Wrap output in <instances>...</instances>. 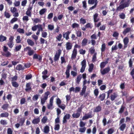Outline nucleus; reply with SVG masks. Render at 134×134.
Instances as JSON below:
<instances>
[{
  "label": "nucleus",
  "instance_id": "44",
  "mask_svg": "<svg viewBox=\"0 0 134 134\" xmlns=\"http://www.w3.org/2000/svg\"><path fill=\"white\" fill-rule=\"evenodd\" d=\"M80 53V54L84 55L86 53V51L85 50H83V49H81L79 51Z\"/></svg>",
  "mask_w": 134,
  "mask_h": 134
},
{
  "label": "nucleus",
  "instance_id": "3",
  "mask_svg": "<svg viewBox=\"0 0 134 134\" xmlns=\"http://www.w3.org/2000/svg\"><path fill=\"white\" fill-rule=\"evenodd\" d=\"M81 67L80 69V72H83L85 69L86 67V62L85 60H83L81 63Z\"/></svg>",
  "mask_w": 134,
  "mask_h": 134
},
{
  "label": "nucleus",
  "instance_id": "12",
  "mask_svg": "<svg viewBox=\"0 0 134 134\" xmlns=\"http://www.w3.org/2000/svg\"><path fill=\"white\" fill-rule=\"evenodd\" d=\"M32 8V7H29L27 9L26 12V14L27 16H31V12Z\"/></svg>",
  "mask_w": 134,
  "mask_h": 134
},
{
  "label": "nucleus",
  "instance_id": "24",
  "mask_svg": "<svg viewBox=\"0 0 134 134\" xmlns=\"http://www.w3.org/2000/svg\"><path fill=\"white\" fill-rule=\"evenodd\" d=\"M33 58L34 59H37L39 60H40L42 59V57L39 55H38L37 54H35L34 55Z\"/></svg>",
  "mask_w": 134,
  "mask_h": 134
},
{
  "label": "nucleus",
  "instance_id": "61",
  "mask_svg": "<svg viewBox=\"0 0 134 134\" xmlns=\"http://www.w3.org/2000/svg\"><path fill=\"white\" fill-rule=\"evenodd\" d=\"M38 98V96L36 95L33 96L32 98L33 100L34 101L37 100Z\"/></svg>",
  "mask_w": 134,
  "mask_h": 134
},
{
  "label": "nucleus",
  "instance_id": "16",
  "mask_svg": "<svg viewBox=\"0 0 134 134\" xmlns=\"http://www.w3.org/2000/svg\"><path fill=\"white\" fill-rule=\"evenodd\" d=\"M118 95L115 93H114L111 94L110 96L111 100L112 101H113L115 100V99L118 97Z\"/></svg>",
  "mask_w": 134,
  "mask_h": 134
},
{
  "label": "nucleus",
  "instance_id": "42",
  "mask_svg": "<svg viewBox=\"0 0 134 134\" xmlns=\"http://www.w3.org/2000/svg\"><path fill=\"white\" fill-rule=\"evenodd\" d=\"M62 35L61 34H59L58 36L56 37L57 40L59 41H60L62 38Z\"/></svg>",
  "mask_w": 134,
  "mask_h": 134
},
{
  "label": "nucleus",
  "instance_id": "4",
  "mask_svg": "<svg viewBox=\"0 0 134 134\" xmlns=\"http://www.w3.org/2000/svg\"><path fill=\"white\" fill-rule=\"evenodd\" d=\"M61 52L62 51L60 49H59L56 52L54 59L55 62L59 60Z\"/></svg>",
  "mask_w": 134,
  "mask_h": 134
},
{
  "label": "nucleus",
  "instance_id": "39",
  "mask_svg": "<svg viewBox=\"0 0 134 134\" xmlns=\"http://www.w3.org/2000/svg\"><path fill=\"white\" fill-rule=\"evenodd\" d=\"M46 9L45 8L42 9L39 12L40 14L41 15L43 14L46 12Z\"/></svg>",
  "mask_w": 134,
  "mask_h": 134
},
{
  "label": "nucleus",
  "instance_id": "17",
  "mask_svg": "<svg viewBox=\"0 0 134 134\" xmlns=\"http://www.w3.org/2000/svg\"><path fill=\"white\" fill-rule=\"evenodd\" d=\"M25 69V67H23L22 66L19 64L17 65L16 67V69L18 70H23Z\"/></svg>",
  "mask_w": 134,
  "mask_h": 134
},
{
  "label": "nucleus",
  "instance_id": "34",
  "mask_svg": "<svg viewBox=\"0 0 134 134\" xmlns=\"http://www.w3.org/2000/svg\"><path fill=\"white\" fill-rule=\"evenodd\" d=\"M32 20L33 21L34 23H40L41 21L40 19L37 18L32 19Z\"/></svg>",
  "mask_w": 134,
  "mask_h": 134
},
{
  "label": "nucleus",
  "instance_id": "52",
  "mask_svg": "<svg viewBox=\"0 0 134 134\" xmlns=\"http://www.w3.org/2000/svg\"><path fill=\"white\" fill-rule=\"evenodd\" d=\"M21 40H20V36H17L16 39V42L17 43H19L21 42Z\"/></svg>",
  "mask_w": 134,
  "mask_h": 134
},
{
  "label": "nucleus",
  "instance_id": "8",
  "mask_svg": "<svg viewBox=\"0 0 134 134\" xmlns=\"http://www.w3.org/2000/svg\"><path fill=\"white\" fill-rule=\"evenodd\" d=\"M71 32L68 31L65 32H64L63 34V36L64 38L67 40L69 39V35L70 33Z\"/></svg>",
  "mask_w": 134,
  "mask_h": 134
},
{
  "label": "nucleus",
  "instance_id": "53",
  "mask_svg": "<svg viewBox=\"0 0 134 134\" xmlns=\"http://www.w3.org/2000/svg\"><path fill=\"white\" fill-rule=\"evenodd\" d=\"M31 50V48L29 47H27L24 49V51H27L28 52H29Z\"/></svg>",
  "mask_w": 134,
  "mask_h": 134
},
{
  "label": "nucleus",
  "instance_id": "29",
  "mask_svg": "<svg viewBox=\"0 0 134 134\" xmlns=\"http://www.w3.org/2000/svg\"><path fill=\"white\" fill-rule=\"evenodd\" d=\"M101 109V108L100 106H98L94 110V112H98L100 111Z\"/></svg>",
  "mask_w": 134,
  "mask_h": 134
},
{
  "label": "nucleus",
  "instance_id": "43",
  "mask_svg": "<svg viewBox=\"0 0 134 134\" xmlns=\"http://www.w3.org/2000/svg\"><path fill=\"white\" fill-rule=\"evenodd\" d=\"M71 74L74 77L76 76L77 74V71H71Z\"/></svg>",
  "mask_w": 134,
  "mask_h": 134
},
{
  "label": "nucleus",
  "instance_id": "18",
  "mask_svg": "<svg viewBox=\"0 0 134 134\" xmlns=\"http://www.w3.org/2000/svg\"><path fill=\"white\" fill-rule=\"evenodd\" d=\"M120 127L119 129L123 131L126 127V124H119Z\"/></svg>",
  "mask_w": 134,
  "mask_h": 134
},
{
  "label": "nucleus",
  "instance_id": "10",
  "mask_svg": "<svg viewBox=\"0 0 134 134\" xmlns=\"http://www.w3.org/2000/svg\"><path fill=\"white\" fill-rule=\"evenodd\" d=\"M40 119L39 117L35 118L32 121V123L34 124H36L40 122Z\"/></svg>",
  "mask_w": 134,
  "mask_h": 134
},
{
  "label": "nucleus",
  "instance_id": "25",
  "mask_svg": "<svg viewBox=\"0 0 134 134\" xmlns=\"http://www.w3.org/2000/svg\"><path fill=\"white\" fill-rule=\"evenodd\" d=\"M81 78L82 76L81 75L78 76L76 80V82L77 83H79Z\"/></svg>",
  "mask_w": 134,
  "mask_h": 134
},
{
  "label": "nucleus",
  "instance_id": "30",
  "mask_svg": "<svg viewBox=\"0 0 134 134\" xmlns=\"http://www.w3.org/2000/svg\"><path fill=\"white\" fill-rule=\"evenodd\" d=\"M105 93H102L100 94L99 96V98H100L101 100H103L105 99Z\"/></svg>",
  "mask_w": 134,
  "mask_h": 134
},
{
  "label": "nucleus",
  "instance_id": "13",
  "mask_svg": "<svg viewBox=\"0 0 134 134\" xmlns=\"http://www.w3.org/2000/svg\"><path fill=\"white\" fill-rule=\"evenodd\" d=\"M77 54V50L75 48H74L72 52V53L71 55V58L74 59L76 57Z\"/></svg>",
  "mask_w": 134,
  "mask_h": 134
},
{
  "label": "nucleus",
  "instance_id": "7",
  "mask_svg": "<svg viewBox=\"0 0 134 134\" xmlns=\"http://www.w3.org/2000/svg\"><path fill=\"white\" fill-rule=\"evenodd\" d=\"M71 117V115L69 114H67L63 118V123H66L67 122V120L69 119Z\"/></svg>",
  "mask_w": 134,
  "mask_h": 134
},
{
  "label": "nucleus",
  "instance_id": "64",
  "mask_svg": "<svg viewBox=\"0 0 134 134\" xmlns=\"http://www.w3.org/2000/svg\"><path fill=\"white\" fill-rule=\"evenodd\" d=\"M80 22L81 23L85 24L86 23V21L83 18H81L80 19Z\"/></svg>",
  "mask_w": 134,
  "mask_h": 134
},
{
  "label": "nucleus",
  "instance_id": "48",
  "mask_svg": "<svg viewBox=\"0 0 134 134\" xmlns=\"http://www.w3.org/2000/svg\"><path fill=\"white\" fill-rule=\"evenodd\" d=\"M105 45L104 43L101 46V51L102 52H103L105 50Z\"/></svg>",
  "mask_w": 134,
  "mask_h": 134
},
{
  "label": "nucleus",
  "instance_id": "60",
  "mask_svg": "<svg viewBox=\"0 0 134 134\" xmlns=\"http://www.w3.org/2000/svg\"><path fill=\"white\" fill-rule=\"evenodd\" d=\"M7 133V134H12L13 131L11 129L9 128L8 129Z\"/></svg>",
  "mask_w": 134,
  "mask_h": 134
},
{
  "label": "nucleus",
  "instance_id": "11",
  "mask_svg": "<svg viewBox=\"0 0 134 134\" xmlns=\"http://www.w3.org/2000/svg\"><path fill=\"white\" fill-rule=\"evenodd\" d=\"M124 44V47L125 48L127 47V44L129 42V39L127 37H125L123 40Z\"/></svg>",
  "mask_w": 134,
  "mask_h": 134
},
{
  "label": "nucleus",
  "instance_id": "14",
  "mask_svg": "<svg viewBox=\"0 0 134 134\" xmlns=\"http://www.w3.org/2000/svg\"><path fill=\"white\" fill-rule=\"evenodd\" d=\"M72 47V44L70 42H68L66 44V47L67 50L71 49Z\"/></svg>",
  "mask_w": 134,
  "mask_h": 134
},
{
  "label": "nucleus",
  "instance_id": "57",
  "mask_svg": "<svg viewBox=\"0 0 134 134\" xmlns=\"http://www.w3.org/2000/svg\"><path fill=\"white\" fill-rule=\"evenodd\" d=\"M125 15L123 13H122L119 15L121 19H124L125 18Z\"/></svg>",
  "mask_w": 134,
  "mask_h": 134
},
{
  "label": "nucleus",
  "instance_id": "15",
  "mask_svg": "<svg viewBox=\"0 0 134 134\" xmlns=\"http://www.w3.org/2000/svg\"><path fill=\"white\" fill-rule=\"evenodd\" d=\"M88 3L90 4L97 5V0H88Z\"/></svg>",
  "mask_w": 134,
  "mask_h": 134
},
{
  "label": "nucleus",
  "instance_id": "55",
  "mask_svg": "<svg viewBox=\"0 0 134 134\" xmlns=\"http://www.w3.org/2000/svg\"><path fill=\"white\" fill-rule=\"evenodd\" d=\"M4 16L7 18H9L10 16L9 14L6 12H5L4 13Z\"/></svg>",
  "mask_w": 134,
  "mask_h": 134
},
{
  "label": "nucleus",
  "instance_id": "2",
  "mask_svg": "<svg viewBox=\"0 0 134 134\" xmlns=\"http://www.w3.org/2000/svg\"><path fill=\"white\" fill-rule=\"evenodd\" d=\"M50 94V93L48 91H47L45 93L43 97L41 98V104L43 105L45 102L47 100L48 98V96Z\"/></svg>",
  "mask_w": 134,
  "mask_h": 134
},
{
  "label": "nucleus",
  "instance_id": "46",
  "mask_svg": "<svg viewBox=\"0 0 134 134\" xmlns=\"http://www.w3.org/2000/svg\"><path fill=\"white\" fill-rule=\"evenodd\" d=\"M0 123L1 124L5 125L7 124V121L5 120H2L0 121Z\"/></svg>",
  "mask_w": 134,
  "mask_h": 134
},
{
  "label": "nucleus",
  "instance_id": "41",
  "mask_svg": "<svg viewBox=\"0 0 134 134\" xmlns=\"http://www.w3.org/2000/svg\"><path fill=\"white\" fill-rule=\"evenodd\" d=\"M26 102V99L24 98H22L20 100V103L21 104H23L25 103Z\"/></svg>",
  "mask_w": 134,
  "mask_h": 134
},
{
  "label": "nucleus",
  "instance_id": "50",
  "mask_svg": "<svg viewBox=\"0 0 134 134\" xmlns=\"http://www.w3.org/2000/svg\"><path fill=\"white\" fill-rule=\"evenodd\" d=\"M8 45L10 48H12L14 45L13 41H9L8 43Z\"/></svg>",
  "mask_w": 134,
  "mask_h": 134
},
{
  "label": "nucleus",
  "instance_id": "47",
  "mask_svg": "<svg viewBox=\"0 0 134 134\" xmlns=\"http://www.w3.org/2000/svg\"><path fill=\"white\" fill-rule=\"evenodd\" d=\"M48 28L49 29L52 30L53 29L54 26L53 25L50 24L48 25Z\"/></svg>",
  "mask_w": 134,
  "mask_h": 134
},
{
  "label": "nucleus",
  "instance_id": "49",
  "mask_svg": "<svg viewBox=\"0 0 134 134\" xmlns=\"http://www.w3.org/2000/svg\"><path fill=\"white\" fill-rule=\"evenodd\" d=\"M47 33L45 31H43L42 32V36L44 38H46L47 37Z\"/></svg>",
  "mask_w": 134,
  "mask_h": 134
},
{
  "label": "nucleus",
  "instance_id": "37",
  "mask_svg": "<svg viewBox=\"0 0 134 134\" xmlns=\"http://www.w3.org/2000/svg\"><path fill=\"white\" fill-rule=\"evenodd\" d=\"M37 29L38 30L40 31H42L43 30V28L42 27V25L41 24H38L37 25Z\"/></svg>",
  "mask_w": 134,
  "mask_h": 134
},
{
  "label": "nucleus",
  "instance_id": "33",
  "mask_svg": "<svg viewBox=\"0 0 134 134\" xmlns=\"http://www.w3.org/2000/svg\"><path fill=\"white\" fill-rule=\"evenodd\" d=\"M87 40L86 38H84L82 42V45L83 46H85L87 43Z\"/></svg>",
  "mask_w": 134,
  "mask_h": 134
},
{
  "label": "nucleus",
  "instance_id": "5",
  "mask_svg": "<svg viewBox=\"0 0 134 134\" xmlns=\"http://www.w3.org/2000/svg\"><path fill=\"white\" fill-rule=\"evenodd\" d=\"M55 96H53L50 99L49 103L47 105V108L49 109H52L53 108V100Z\"/></svg>",
  "mask_w": 134,
  "mask_h": 134
},
{
  "label": "nucleus",
  "instance_id": "19",
  "mask_svg": "<svg viewBox=\"0 0 134 134\" xmlns=\"http://www.w3.org/2000/svg\"><path fill=\"white\" fill-rule=\"evenodd\" d=\"M80 113L79 112L74 113L72 115V116L74 118H78L80 116Z\"/></svg>",
  "mask_w": 134,
  "mask_h": 134
},
{
  "label": "nucleus",
  "instance_id": "59",
  "mask_svg": "<svg viewBox=\"0 0 134 134\" xmlns=\"http://www.w3.org/2000/svg\"><path fill=\"white\" fill-rule=\"evenodd\" d=\"M130 30V29L129 28H127L123 31V33L124 34H126Z\"/></svg>",
  "mask_w": 134,
  "mask_h": 134
},
{
  "label": "nucleus",
  "instance_id": "38",
  "mask_svg": "<svg viewBox=\"0 0 134 134\" xmlns=\"http://www.w3.org/2000/svg\"><path fill=\"white\" fill-rule=\"evenodd\" d=\"M94 67V65L92 64H90L89 65V68L88 69V71L90 72H91L93 69Z\"/></svg>",
  "mask_w": 134,
  "mask_h": 134
},
{
  "label": "nucleus",
  "instance_id": "45",
  "mask_svg": "<svg viewBox=\"0 0 134 134\" xmlns=\"http://www.w3.org/2000/svg\"><path fill=\"white\" fill-rule=\"evenodd\" d=\"M76 33L77 35V37H80L81 36L82 34L81 31H76Z\"/></svg>",
  "mask_w": 134,
  "mask_h": 134
},
{
  "label": "nucleus",
  "instance_id": "6",
  "mask_svg": "<svg viewBox=\"0 0 134 134\" xmlns=\"http://www.w3.org/2000/svg\"><path fill=\"white\" fill-rule=\"evenodd\" d=\"M110 70V68L108 66L103 70L101 69L100 70V72L102 75H104L108 73L109 71Z\"/></svg>",
  "mask_w": 134,
  "mask_h": 134
},
{
  "label": "nucleus",
  "instance_id": "31",
  "mask_svg": "<svg viewBox=\"0 0 134 134\" xmlns=\"http://www.w3.org/2000/svg\"><path fill=\"white\" fill-rule=\"evenodd\" d=\"M98 14L97 13L95 14L93 16V18L94 21L95 22H97L99 20V19L97 18L98 16Z\"/></svg>",
  "mask_w": 134,
  "mask_h": 134
},
{
  "label": "nucleus",
  "instance_id": "28",
  "mask_svg": "<svg viewBox=\"0 0 134 134\" xmlns=\"http://www.w3.org/2000/svg\"><path fill=\"white\" fill-rule=\"evenodd\" d=\"M9 114L7 113H1L0 115V117H7L8 116Z\"/></svg>",
  "mask_w": 134,
  "mask_h": 134
},
{
  "label": "nucleus",
  "instance_id": "58",
  "mask_svg": "<svg viewBox=\"0 0 134 134\" xmlns=\"http://www.w3.org/2000/svg\"><path fill=\"white\" fill-rule=\"evenodd\" d=\"M58 106L59 107L61 108L63 110H64L65 108V105L64 104H62L61 105L60 104Z\"/></svg>",
  "mask_w": 134,
  "mask_h": 134
},
{
  "label": "nucleus",
  "instance_id": "26",
  "mask_svg": "<svg viewBox=\"0 0 134 134\" xmlns=\"http://www.w3.org/2000/svg\"><path fill=\"white\" fill-rule=\"evenodd\" d=\"M26 88L25 89V90L26 91H28L31 89L30 87V84L29 83H27L26 84Z\"/></svg>",
  "mask_w": 134,
  "mask_h": 134
},
{
  "label": "nucleus",
  "instance_id": "63",
  "mask_svg": "<svg viewBox=\"0 0 134 134\" xmlns=\"http://www.w3.org/2000/svg\"><path fill=\"white\" fill-rule=\"evenodd\" d=\"M53 13H51L48 14L47 18L49 19H51L53 17Z\"/></svg>",
  "mask_w": 134,
  "mask_h": 134
},
{
  "label": "nucleus",
  "instance_id": "56",
  "mask_svg": "<svg viewBox=\"0 0 134 134\" xmlns=\"http://www.w3.org/2000/svg\"><path fill=\"white\" fill-rule=\"evenodd\" d=\"M8 104H4L2 106V108L4 110L7 109L8 108Z\"/></svg>",
  "mask_w": 134,
  "mask_h": 134
},
{
  "label": "nucleus",
  "instance_id": "51",
  "mask_svg": "<svg viewBox=\"0 0 134 134\" xmlns=\"http://www.w3.org/2000/svg\"><path fill=\"white\" fill-rule=\"evenodd\" d=\"M96 53H95L93 56L92 61L93 62H94L96 60Z\"/></svg>",
  "mask_w": 134,
  "mask_h": 134
},
{
  "label": "nucleus",
  "instance_id": "27",
  "mask_svg": "<svg viewBox=\"0 0 134 134\" xmlns=\"http://www.w3.org/2000/svg\"><path fill=\"white\" fill-rule=\"evenodd\" d=\"M79 129V132L81 133H84L85 131L86 128L85 127H80Z\"/></svg>",
  "mask_w": 134,
  "mask_h": 134
},
{
  "label": "nucleus",
  "instance_id": "20",
  "mask_svg": "<svg viewBox=\"0 0 134 134\" xmlns=\"http://www.w3.org/2000/svg\"><path fill=\"white\" fill-rule=\"evenodd\" d=\"M87 88L86 86H83V87L82 88L81 92L80 93V95H83L85 93L86 89Z\"/></svg>",
  "mask_w": 134,
  "mask_h": 134
},
{
  "label": "nucleus",
  "instance_id": "23",
  "mask_svg": "<svg viewBox=\"0 0 134 134\" xmlns=\"http://www.w3.org/2000/svg\"><path fill=\"white\" fill-rule=\"evenodd\" d=\"M107 63L108 62L107 61L104 62H102L100 64V68L101 69L103 68Z\"/></svg>",
  "mask_w": 134,
  "mask_h": 134
},
{
  "label": "nucleus",
  "instance_id": "62",
  "mask_svg": "<svg viewBox=\"0 0 134 134\" xmlns=\"http://www.w3.org/2000/svg\"><path fill=\"white\" fill-rule=\"evenodd\" d=\"M79 26V25L76 23H74L72 25V27L73 28L77 27Z\"/></svg>",
  "mask_w": 134,
  "mask_h": 134
},
{
  "label": "nucleus",
  "instance_id": "32",
  "mask_svg": "<svg viewBox=\"0 0 134 134\" xmlns=\"http://www.w3.org/2000/svg\"><path fill=\"white\" fill-rule=\"evenodd\" d=\"M6 37L1 35H0V41L1 42H3L5 41L6 39Z\"/></svg>",
  "mask_w": 134,
  "mask_h": 134
},
{
  "label": "nucleus",
  "instance_id": "36",
  "mask_svg": "<svg viewBox=\"0 0 134 134\" xmlns=\"http://www.w3.org/2000/svg\"><path fill=\"white\" fill-rule=\"evenodd\" d=\"M47 120V118L46 116H44L41 120L42 122L44 124L46 123Z\"/></svg>",
  "mask_w": 134,
  "mask_h": 134
},
{
  "label": "nucleus",
  "instance_id": "35",
  "mask_svg": "<svg viewBox=\"0 0 134 134\" xmlns=\"http://www.w3.org/2000/svg\"><path fill=\"white\" fill-rule=\"evenodd\" d=\"M86 124V122H84L81 120L79 123V126L80 127H85L84 126Z\"/></svg>",
  "mask_w": 134,
  "mask_h": 134
},
{
  "label": "nucleus",
  "instance_id": "9",
  "mask_svg": "<svg viewBox=\"0 0 134 134\" xmlns=\"http://www.w3.org/2000/svg\"><path fill=\"white\" fill-rule=\"evenodd\" d=\"M92 117V114L91 113L86 114L83 116L82 118V120H85L86 119L91 118Z\"/></svg>",
  "mask_w": 134,
  "mask_h": 134
},
{
  "label": "nucleus",
  "instance_id": "1",
  "mask_svg": "<svg viewBox=\"0 0 134 134\" xmlns=\"http://www.w3.org/2000/svg\"><path fill=\"white\" fill-rule=\"evenodd\" d=\"M120 5L117 7V11H120L122 10L124 8L128 7L130 5V0H120Z\"/></svg>",
  "mask_w": 134,
  "mask_h": 134
},
{
  "label": "nucleus",
  "instance_id": "22",
  "mask_svg": "<svg viewBox=\"0 0 134 134\" xmlns=\"http://www.w3.org/2000/svg\"><path fill=\"white\" fill-rule=\"evenodd\" d=\"M49 131V127L47 125L46 126L44 129V132L45 133H48Z\"/></svg>",
  "mask_w": 134,
  "mask_h": 134
},
{
  "label": "nucleus",
  "instance_id": "21",
  "mask_svg": "<svg viewBox=\"0 0 134 134\" xmlns=\"http://www.w3.org/2000/svg\"><path fill=\"white\" fill-rule=\"evenodd\" d=\"M27 42L28 44L31 46H33L34 44V42L32 40L29 39H27Z\"/></svg>",
  "mask_w": 134,
  "mask_h": 134
},
{
  "label": "nucleus",
  "instance_id": "40",
  "mask_svg": "<svg viewBox=\"0 0 134 134\" xmlns=\"http://www.w3.org/2000/svg\"><path fill=\"white\" fill-rule=\"evenodd\" d=\"M17 31L20 34H23L24 33V30L23 29L21 28L18 29Z\"/></svg>",
  "mask_w": 134,
  "mask_h": 134
},
{
  "label": "nucleus",
  "instance_id": "54",
  "mask_svg": "<svg viewBox=\"0 0 134 134\" xmlns=\"http://www.w3.org/2000/svg\"><path fill=\"white\" fill-rule=\"evenodd\" d=\"M12 83L13 86L15 87H17L19 86L18 83L15 82H13Z\"/></svg>",
  "mask_w": 134,
  "mask_h": 134
}]
</instances>
